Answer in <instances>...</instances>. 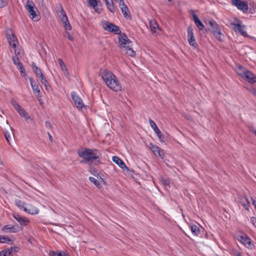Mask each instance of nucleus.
Returning a JSON list of instances; mask_svg holds the SVG:
<instances>
[{
    "label": "nucleus",
    "mask_w": 256,
    "mask_h": 256,
    "mask_svg": "<svg viewBox=\"0 0 256 256\" xmlns=\"http://www.w3.org/2000/svg\"><path fill=\"white\" fill-rule=\"evenodd\" d=\"M20 72L21 76H22L25 77L26 76V74L25 72V70H20Z\"/></svg>",
    "instance_id": "09e8293b"
},
{
    "label": "nucleus",
    "mask_w": 256,
    "mask_h": 256,
    "mask_svg": "<svg viewBox=\"0 0 256 256\" xmlns=\"http://www.w3.org/2000/svg\"><path fill=\"white\" fill-rule=\"evenodd\" d=\"M32 68L37 76L42 73L41 69L38 68L34 62L32 63Z\"/></svg>",
    "instance_id": "c85d7f7f"
},
{
    "label": "nucleus",
    "mask_w": 256,
    "mask_h": 256,
    "mask_svg": "<svg viewBox=\"0 0 256 256\" xmlns=\"http://www.w3.org/2000/svg\"><path fill=\"white\" fill-rule=\"evenodd\" d=\"M149 123L150 126L154 130L157 136H158L160 142H164V136L163 134H162L160 131L158 129V127L157 126L154 121H153L152 119L150 118Z\"/></svg>",
    "instance_id": "ddd939ff"
},
{
    "label": "nucleus",
    "mask_w": 256,
    "mask_h": 256,
    "mask_svg": "<svg viewBox=\"0 0 256 256\" xmlns=\"http://www.w3.org/2000/svg\"><path fill=\"white\" fill-rule=\"evenodd\" d=\"M76 92H71V96H76Z\"/></svg>",
    "instance_id": "13d9d810"
},
{
    "label": "nucleus",
    "mask_w": 256,
    "mask_h": 256,
    "mask_svg": "<svg viewBox=\"0 0 256 256\" xmlns=\"http://www.w3.org/2000/svg\"><path fill=\"white\" fill-rule=\"evenodd\" d=\"M112 161L116 164L122 169L123 170H128V168L127 166L126 165L124 162L118 156H113L112 157Z\"/></svg>",
    "instance_id": "6ab92c4d"
},
{
    "label": "nucleus",
    "mask_w": 256,
    "mask_h": 256,
    "mask_svg": "<svg viewBox=\"0 0 256 256\" xmlns=\"http://www.w3.org/2000/svg\"><path fill=\"white\" fill-rule=\"evenodd\" d=\"M161 182L164 186H170V180L169 179H164V178H162Z\"/></svg>",
    "instance_id": "e433bc0d"
},
{
    "label": "nucleus",
    "mask_w": 256,
    "mask_h": 256,
    "mask_svg": "<svg viewBox=\"0 0 256 256\" xmlns=\"http://www.w3.org/2000/svg\"><path fill=\"white\" fill-rule=\"evenodd\" d=\"M240 242L244 244L247 248L252 249L254 247V245L252 242L251 240L246 235L240 236Z\"/></svg>",
    "instance_id": "a211bd4d"
},
{
    "label": "nucleus",
    "mask_w": 256,
    "mask_h": 256,
    "mask_svg": "<svg viewBox=\"0 0 256 256\" xmlns=\"http://www.w3.org/2000/svg\"><path fill=\"white\" fill-rule=\"evenodd\" d=\"M100 2V0H88L89 6L92 7L95 11L98 14L101 12V8H98V2Z\"/></svg>",
    "instance_id": "5701e85b"
},
{
    "label": "nucleus",
    "mask_w": 256,
    "mask_h": 256,
    "mask_svg": "<svg viewBox=\"0 0 256 256\" xmlns=\"http://www.w3.org/2000/svg\"><path fill=\"white\" fill-rule=\"evenodd\" d=\"M13 217L20 223V225L27 226L30 222L29 220L24 217H22L18 214H14Z\"/></svg>",
    "instance_id": "aec40b11"
},
{
    "label": "nucleus",
    "mask_w": 256,
    "mask_h": 256,
    "mask_svg": "<svg viewBox=\"0 0 256 256\" xmlns=\"http://www.w3.org/2000/svg\"><path fill=\"white\" fill-rule=\"evenodd\" d=\"M114 1L118 4L119 6H121V4H124V0H114Z\"/></svg>",
    "instance_id": "3c124183"
},
{
    "label": "nucleus",
    "mask_w": 256,
    "mask_h": 256,
    "mask_svg": "<svg viewBox=\"0 0 256 256\" xmlns=\"http://www.w3.org/2000/svg\"><path fill=\"white\" fill-rule=\"evenodd\" d=\"M4 136L6 141L9 142V138H10L9 134L8 132H6L4 134Z\"/></svg>",
    "instance_id": "8fccbe9b"
},
{
    "label": "nucleus",
    "mask_w": 256,
    "mask_h": 256,
    "mask_svg": "<svg viewBox=\"0 0 256 256\" xmlns=\"http://www.w3.org/2000/svg\"><path fill=\"white\" fill-rule=\"evenodd\" d=\"M103 28L104 30L112 32L116 34H119L120 36L122 34L121 30L118 26L112 23H110L108 22H106L104 23Z\"/></svg>",
    "instance_id": "423d86ee"
},
{
    "label": "nucleus",
    "mask_w": 256,
    "mask_h": 256,
    "mask_svg": "<svg viewBox=\"0 0 256 256\" xmlns=\"http://www.w3.org/2000/svg\"><path fill=\"white\" fill-rule=\"evenodd\" d=\"M22 230V227H20L18 224L14 226L6 225L2 228V230L6 232H17Z\"/></svg>",
    "instance_id": "2eb2a0df"
},
{
    "label": "nucleus",
    "mask_w": 256,
    "mask_h": 256,
    "mask_svg": "<svg viewBox=\"0 0 256 256\" xmlns=\"http://www.w3.org/2000/svg\"><path fill=\"white\" fill-rule=\"evenodd\" d=\"M168 2H171L172 0H168Z\"/></svg>",
    "instance_id": "69168bd1"
},
{
    "label": "nucleus",
    "mask_w": 256,
    "mask_h": 256,
    "mask_svg": "<svg viewBox=\"0 0 256 256\" xmlns=\"http://www.w3.org/2000/svg\"><path fill=\"white\" fill-rule=\"evenodd\" d=\"M77 153L79 157L83 158L80 163L92 164L95 162V164H101L100 158L102 154L97 149L84 148L83 150H78Z\"/></svg>",
    "instance_id": "f257e3e1"
},
{
    "label": "nucleus",
    "mask_w": 256,
    "mask_h": 256,
    "mask_svg": "<svg viewBox=\"0 0 256 256\" xmlns=\"http://www.w3.org/2000/svg\"><path fill=\"white\" fill-rule=\"evenodd\" d=\"M38 100L40 104L42 106H43V102H42V100L41 98H38Z\"/></svg>",
    "instance_id": "864d4df0"
},
{
    "label": "nucleus",
    "mask_w": 256,
    "mask_h": 256,
    "mask_svg": "<svg viewBox=\"0 0 256 256\" xmlns=\"http://www.w3.org/2000/svg\"><path fill=\"white\" fill-rule=\"evenodd\" d=\"M238 70H240V71H238V72H236L240 76V73H242L244 70H247L244 69L242 66H238Z\"/></svg>",
    "instance_id": "c03bdc74"
},
{
    "label": "nucleus",
    "mask_w": 256,
    "mask_h": 256,
    "mask_svg": "<svg viewBox=\"0 0 256 256\" xmlns=\"http://www.w3.org/2000/svg\"><path fill=\"white\" fill-rule=\"evenodd\" d=\"M93 174H94L95 176H96L97 178H98V176H99L100 175V174L99 173H98L96 174H95L94 173H92Z\"/></svg>",
    "instance_id": "bf43d9fd"
},
{
    "label": "nucleus",
    "mask_w": 256,
    "mask_h": 256,
    "mask_svg": "<svg viewBox=\"0 0 256 256\" xmlns=\"http://www.w3.org/2000/svg\"><path fill=\"white\" fill-rule=\"evenodd\" d=\"M150 26L152 33L158 34L160 30V27L155 20L150 22Z\"/></svg>",
    "instance_id": "412c9836"
},
{
    "label": "nucleus",
    "mask_w": 256,
    "mask_h": 256,
    "mask_svg": "<svg viewBox=\"0 0 256 256\" xmlns=\"http://www.w3.org/2000/svg\"><path fill=\"white\" fill-rule=\"evenodd\" d=\"M48 138H49V140H50V141H52V136L50 134L49 132H48Z\"/></svg>",
    "instance_id": "5fc2aeb1"
},
{
    "label": "nucleus",
    "mask_w": 256,
    "mask_h": 256,
    "mask_svg": "<svg viewBox=\"0 0 256 256\" xmlns=\"http://www.w3.org/2000/svg\"><path fill=\"white\" fill-rule=\"evenodd\" d=\"M12 59L13 62L15 65H16L18 63H19L20 62L19 58L18 57L13 56Z\"/></svg>",
    "instance_id": "79ce46f5"
},
{
    "label": "nucleus",
    "mask_w": 256,
    "mask_h": 256,
    "mask_svg": "<svg viewBox=\"0 0 256 256\" xmlns=\"http://www.w3.org/2000/svg\"><path fill=\"white\" fill-rule=\"evenodd\" d=\"M249 206L248 204H244V206L246 210H248V206Z\"/></svg>",
    "instance_id": "6e6d98bb"
},
{
    "label": "nucleus",
    "mask_w": 256,
    "mask_h": 256,
    "mask_svg": "<svg viewBox=\"0 0 256 256\" xmlns=\"http://www.w3.org/2000/svg\"><path fill=\"white\" fill-rule=\"evenodd\" d=\"M100 178L102 181H104L103 179L100 176Z\"/></svg>",
    "instance_id": "e2e57ef3"
},
{
    "label": "nucleus",
    "mask_w": 256,
    "mask_h": 256,
    "mask_svg": "<svg viewBox=\"0 0 256 256\" xmlns=\"http://www.w3.org/2000/svg\"><path fill=\"white\" fill-rule=\"evenodd\" d=\"M45 124H46V126L47 128H52V124H51V122H50L46 121V122H45Z\"/></svg>",
    "instance_id": "49530a36"
},
{
    "label": "nucleus",
    "mask_w": 256,
    "mask_h": 256,
    "mask_svg": "<svg viewBox=\"0 0 256 256\" xmlns=\"http://www.w3.org/2000/svg\"><path fill=\"white\" fill-rule=\"evenodd\" d=\"M106 4V6L108 10L112 13H114L115 12V9L114 6L113 1L110 0L109 2L108 0H104Z\"/></svg>",
    "instance_id": "bb28decb"
},
{
    "label": "nucleus",
    "mask_w": 256,
    "mask_h": 256,
    "mask_svg": "<svg viewBox=\"0 0 256 256\" xmlns=\"http://www.w3.org/2000/svg\"><path fill=\"white\" fill-rule=\"evenodd\" d=\"M10 248L12 251V252L14 253V254L16 252H18L20 250V248L19 247L16 246H12Z\"/></svg>",
    "instance_id": "a19ab883"
},
{
    "label": "nucleus",
    "mask_w": 256,
    "mask_h": 256,
    "mask_svg": "<svg viewBox=\"0 0 256 256\" xmlns=\"http://www.w3.org/2000/svg\"><path fill=\"white\" fill-rule=\"evenodd\" d=\"M14 253L10 248H5L0 251V256H12Z\"/></svg>",
    "instance_id": "cd10ccee"
},
{
    "label": "nucleus",
    "mask_w": 256,
    "mask_h": 256,
    "mask_svg": "<svg viewBox=\"0 0 256 256\" xmlns=\"http://www.w3.org/2000/svg\"><path fill=\"white\" fill-rule=\"evenodd\" d=\"M58 8L59 10L57 11V13L58 14L61 21L62 23L68 22V20L66 16V14L63 8L62 4H59Z\"/></svg>",
    "instance_id": "dca6fc26"
},
{
    "label": "nucleus",
    "mask_w": 256,
    "mask_h": 256,
    "mask_svg": "<svg viewBox=\"0 0 256 256\" xmlns=\"http://www.w3.org/2000/svg\"><path fill=\"white\" fill-rule=\"evenodd\" d=\"M196 26L198 28L199 30H202L204 28V26L200 20L195 22Z\"/></svg>",
    "instance_id": "f704fd0d"
},
{
    "label": "nucleus",
    "mask_w": 256,
    "mask_h": 256,
    "mask_svg": "<svg viewBox=\"0 0 256 256\" xmlns=\"http://www.w3.org/2000/svg\"><path fill=\"white\" fill-rule=\"evenodd\" d=\"M38 77L39 78L41 83L45 86V88L48 90V88H50V86L43 73L40 74Z\"/></svg>",
    "instance_id": "b1692460"
},
{
    "label": "nucleus",
    "mask_w": 256,
    "mask_h": 256,
    "mask_svg": "<svg viewBox=\"0 0 256 256\" xmlns=\"http://www.w3.org/2000/svg\"><path fill=\"white\" fill-rule=\"evenodd\" d=\"M72 100L78 110H81L82 108H86L87 106L85 105L82 100L80 97H72Z\"/></svg>",
    "instance_id": "f3484780"
},
{
    "label": "nucleus",
    "mask_w": 256,
    "mask_h": 256,
    "mask_svg": "<svg viewBox=\"0 0 256 256\" xmlns=\"http://www.w3.org/2000/svg\"><path fill=\"white\" fill-rule=\"evenodd\" d=\"M94 172H96L95 169L94 170Z\"/></svg>",
    "instance_id": "338daca9"
},
{
    "label": "nucleus",
    "mask_w": 256,
    "mask_h": 256,
    "mask_svg": "<svg viewBox=\"0 0 256 256\" xmlns=\"http://www.w3.org/2000/svg\"><path fill=\"white\" fill-rule=\"evenodd\" d=\"M150 149L152 152L156 156H158L160 158L163 159L164 156V150L160 148L158 146L153 144L152 143L150 144Z\"/></svg>",
    "instance_id": "9b49d317"
},
{
    "label": "nucleus",
    "mask_w": 256,
    "mask_h": 256,
    "mask_svg": "<svg viewBox=\"0 0 256 256\" xmlns=\"http://www.w3.org/2000/svg\"><path fill=\"white\" fill-rule=\"evenodd\" d=\"M190 230L196 236H199L200 233V228L196 224L192 225L190 226Z\"/></svg>",
    "instance_id": "c756f323"
},
{
    "label": "nucleus",
    "mask_w": 256,
    "mask_h": 256,
    "mask_svg": "<svg viewBox=\"0 0 256 256\" xmlns=\"http://www.w3.org/2000/svg\"><path fill=\"white\" fill-rule=\"evenodd\" d=\"M120 7L124 17L127 19H130L132 16L128 6L124 4H121V6H120Z\"/></svg>",
    "instance_id": "4be33fe9"
},
{
    "label": "nucleus",
    "mask_w": 256,
    "mask_h": 256,
    "mask_svg": "<svg viewBox=\"0 0 256 256\" xmlns=\"http://www.w3.org/2000/svg\"><path fill=\"white\" fill-rule=\"evenodd\" d=\"M254 134L256 135V130L254 131Z\"/></svg>",
    "instance_id": "680f3d73"
},
{
    "label": "nucleus",
    "mask_w": 256,
    "mask_h": 256,
    "mask_svg": "<svg viewBox=\"0 0 256 256\" xmlns=\"http://www.w3.org/2000/svg\"><path fill=\"white\" fill-rule=\"evenodd\" d=\"M240 76L250 83L254 84L256 82V76L248 70H244L242 73H240Z\"/></svg>",
    "instance_id": "1a4fd4ad"
},
{
    "label": "nucleus",
    "mask_w": 256,
    "mask_h": 256,
    "mask_svg": "<svg viewBox=\"0 0 256 256\" xmlns=\"http://www.w3.org/2000/svg\"><path fill=\"white\" fill-rule=\"evenodd\" d=\"M253 204L255 208L256 209V200H253Z\"/></svg>",
    "instance_id": "4d7b16f0"
},
{
    "label": "nucleus",
    "mask_w": 256,
    "mask_h": 256,
    "mask_svg": "<svg viewBox=\"0 0 256 256\" xmlns=\"http://www.w3.org/2000/svg\"><path fill=\"white\" fill-rule=\"evenodd\" d=\"M64 36L66 37L70 40L72 41L74 40L73 36L70 34L69 32H66L64 34Z\"/></svg>",
    "instance_id": "ea45409f"
},
{
    "label": "nucleus",
    "mask_w": 256,
    "mask_h": 256,
    "mask_svg": "<svg viewBox=\"0 0 256 256\" xmlns=\"http://www.w3.org/2000/svg\"><path fill=\"white\" fill-rule=\"evenodd\" d=\"M190 13L192 14V16L193 20H194V22L200 20L198 18V16L196 14H194V10H191L190 11Z\"/></svg>",
    "instance_id": "58836bf2"
},
{
    "label": "nucleus",
    "mask_w": 256,
    "mask_h": 256,
    "mask_svg": "<svg viewBox=\"0 0 256 256\" xmlns=\"http://www.w3.org/2000/svg\"><path fill=\"white\" fill-rule=\"evenodd\" d=\"M24 211L28 212V214H38L39 212L38 209L30 205H28V207L24 208Z\"/></svg>",
    "instance_id": "393cba45"
},
{
    "label": "nucleus",
    "mask_w": 256,
    "mask_h": 256,
    "mask_svg": "<svg viewBox=\"0 0 256 256\" xmlns=\"http://www.w3.org/2000/svg\"><path fill=\"white\" fill-rule=\"evenodd\" d=\"M15 54H16V50H15Z\"/></svg>",
    "instance_id": "0e129e2a"
},
{
    "label": "nucleus",
    "mask_w": 256,
    "mask_h": 256,
    "mask_svg": "<svg viewBox=\"0 0 256 256\" xmlns=\"http://www.w3.org/2000/svg\"><path fill=\"white\" fill-rule=\"evenodd\" d=\"M17 66V68L20 70H24V68L21 62H20L19 63H18L16 65Z\"/></svg>",
    "instance_id": "37998d69"
},
{
    "label": "nucleus",
    "mask_w": 256,
    "mask_h": 256,
    "mask_svg": "<svg viewBox=\"0 0 256 256\" xmlns=\"http://www.w3.org/2000/svg\"><path fill=\"white\" fill-rule=\"evenodd\" d=\"M90 180L92 182L97 188H100L101 186L98 180H96L94 177H90L89 178Z\"/></svg>",
    "instance_id": "72a5a7b5"
},
{
    "label": "nucleus",
    "mask_w": 256,
    "mask_h": 256,
    "mask_svg": "<svg viewBox=\"0 0 256 256\" xmlns=\"http://www.w3.org/2000/svg\"><path fill=\"white\" fill-rule=\"evenodd\" d=\"M232 4L236 6L238 10L243 12L247 11L248 9V6L244 2L241 0H232Z\"/></svg>",
    "instance_id": "f8f14e48"
},
{
    "label": "nucleus",
    "mask_w": 256,
    "mask_h": 256,
    "mask_svg": "<svg viewBox=\"0 0 256 256\" xmlns=\"http://www.w3.org/2000/svg\"><path fill=\"white\" fill-rule=\"evenodd\" d=\"M6 37L9 44L14 48H16L18 44V41L16 37L14 35L10 29L7 30Z\"/></svg>",
    "instance_id": "6e6552de"
},
{
    "label": "nucleus",
    "mask_w": 256,
    "mask_h": 256,
    "mask_svg": "<svg viewBox=\"0 0 256 256\" xmlns=\"http://www.w3.org/2000/svg\"><path fill=\"white\" fill-rule=\"evenodd\" d=\"M236 256H242L240 252H238L236 254Z\"/></svg>",
    "instance_id": "052dcab7"
},
{
    "label": "nucleus",
    "mask_w": 256,
    "mask_h": 256,
    "mask_svg": "<svg viewBox=\"0 0 256 256\" xmlns=\"http://www.w3.org/2000/svg\"><path fill=\"white\" fill-rule=\"evenodd\" d=\"M208 24L210 26V31L214 36L220 42H224V36L222 32L220 26L217 22L215 20H211L208 21Z\"/></svg>",
    "instance_id": "20e7f679"
},
{
    "label": "nucleus",
    "mask_w": 256,
    "mask_h": 256,
    "mask_svg": "<svg viewBox=\"0 0 256 256\" xmlns=\"http://www.w3.org/2000/svg\"><path fill=\"white\" fill-rule=\"evenodd\" d=\"M50 256H70V255L64 252H50Z\"/></svg>",
    "instance_id": "473e14b6"
},
{
    "label": "nucleus",
    "mask_w": 256,
    "mask_h": 256,
    "mask_svg": "<svg viewBox=\"0 0 256 256\" xmlns=\"http://www.w3.org/2000/svg\"><path fill=\"white\" fill-rule=\"evenodd\" d=\"M11 104L22 117L24 118L26 120H28L30 118L28 112L16 100H12Z\"/></svg>",
    "instance_id": "0eeeda50"
},
{
    "label": "nucleus",
    "mask_w": 256,
    "mask_h": 256,
    "mask_svg": "<svg viewBox=\"0 0 256 256\" xmlns=\"http://www.w3.org/2000/svg\"><path fill=\"white\" fill-rule=\"evenodd\" d=\"M63 24L66 30H72V26L69 22V21L66 22H63Z\"/></svg>",
    "instance_id": "4c0bfd02"
},
{
    "label": "nucleus",
    "mask_w": 256,
    "mask_h": 256,
    "mask_svg": "<svg viewBox=\"0 0 256 256\" xmlns=\"http://www.w3.org/2000/svg\"><path fill=\"white\" fill-rule=\"evenodd\" d=\"M188 39L190 45L193 46L194 48L198 47V45L196 41L193 28L192 26H189L188 28Z\"/></svg>",
    "instance_id": "9d476101"
},
{
    "label": "nucleus",
    "mask_w": 256,
    "mask_h": 256,
    "mask_svg": "<svg viewBox=\"0 0 256 256\" xmlns=\"http://www.w3.org/2000/svg\"><path fill=\"white\" fill-rule=\"evenodd\" d=\"M29 80L32 88V90L35 92H39L40 90L37 83L34 80L33 78L30 77L29 78Z\"/></svg>",
    "instance_id": "a878e982"
},
{
    "label": "nucleus",
    "mask_w": 256,
    "mask_h": 256,
    "mask_svg": "<svg viewBox=\"0 0 256 256\" xmlns=\"http://www.w3.org/2000/svg\"><path fill=\"white\" fill-rule=\"evenodd\" d=\"M26 8L33 20L36 22L39 20L40 16L36 14L37 8L35 6L34 2L32 0H27Z\"/></svg>",
    "instance_id": "39448f33"
},
{
    "label": "nucleus",
    "mask_w": 256,
    "mask_h": 256,
    "mask_svg": "<svg viewBox=\"0 0 256 256\" xmlns=\"http://www.w3.org/2000/svg\"><path fill=\"white\" fill-rule=\"evenodd\" d=\"M251 92H252V94L256 96V88H252Z\"/></svg>",
    "instance_id": "603ef678"
},
{
    "label": "nucleus",
    "mask_w": 256,
    "mask_h": 256,
    "mask_svg": "<svg viewBox=\"0 0 256 256\" xmlns=\"http://www.w3.org/2000/svg\"><path fill=\"white\" fill-rule=\"evenodd\" d=\"M132 42L128 38L126 34L123 33L118 36V46L120 49L125 52L132 57L136 56V52L132 48Z\"/></svg>",
    "instance_id": "7ed1b4c3"
},
{
    "label": "nucleus",
    "mask_w": 256,
    "mask_h": 256,
    "mask_svg": "<svg viewBox=\"0 0 256 256\" xmlns=\"http://www.w3.org/2000/svg\"><path fill=\"white\" fill-rule=\"evenodd\" d=\"M101 76L106 84L110 89L115 92L121 90L122 86L112 72L104 70L101 72Z\"/></svg>",
    "instance_id": "f03ea898"
},
{
    "label": "nucleus",
    "mask_w": 256,
    "mask_h": 256,
    "mask_svg": "<svg viewBox=\"0 0 256 256\" xmlns=\"http://www.w3.org/2000/svg\"><path fill=\"white\" fill-rule=\"evenodd\" d=\"M6 4V2L4 0H0V8L4 7Z\"/></svg>",
    "instance_id": "de8ad7c7"
},
{
    "label": "nucleus",
    "mask_w": 256,
    "mask_h": 256,
    "mask_svg": "<svg viewBox=\"0 0 256 256\" xmlns=\"http://www.w3.org/2000/svg\"><path fill=\"white\" fill-rule=\"evenodd\" d=\"M58 61L62 70L64 72L65 74L68 75V70L66 68V65L63 62L62 60L60 58H58Z\"/></svg>",
    "instance_id": "7c9ffc66"
},
{
    "label": "nucleus",
    "mask_w": 256,
    "mask_h": 256,
    "mask_svg": "<svg viewBox=\"0 0 256 256\" xmlns=\"http://www.w3.org/2000/svg\"><path fill=\"white\" fill-rule=\"evenodd\" d=\"M250 222L255 227H256V218L255 217L253 216L250 218Z\"/></svg>",
    "instance_id": "a18cd8bd"
},
{
    "label": "nucleus",
    "mask_w": 256,
    "mask_h": 256,
    "mask_svg": "<svg viewBox=\"0 0 256 256\" xmlns=\"http://www.w3.org/2000/svg\"><path fill=\"white\" fill-rule=\"evenodd\" d=\"M15 204L18 208H19L21 210L22 209L24 210V208H26L25 206L26 204L20 200H18V199L16 200Z\"/></svg>",
    "instance_id": "2f4dec72"
},
{
    "label": "nucleus",
    "mask_w": 256,
    "mask_h": 256,
    "mask_svg": "<svg viewBox=\"0 0 256 256\" xmlns=\"http://www.w3.org/2000/svg\"><path fill=\"white\" fill-rule=\"evenodd\" d=\"M0 240H4L5 241H6L8 242H10L12 241V240L8 237L5 236H4L0 235ZM0 243H4L5 242L0 240Z\"/></svg>",
    "instance_id": "c9c22d12"
},
{
    "label": "nucleus",
    "mask_w": 256,
    "mask_h": 256,
    "mask_svg": "<svg viewBox=\"0 0 256 256\" xmlns=\"http://www.w3.org/2000/svg\"><path fill=\"white\" fill-rule=\"evenodd\" d=\"M232 25L234 32H240L244 37L248 36L246 32L244 30L245 26L241 25L240 21L237 24H232Z\"/></svg>",
    "instance_id": "4468645a"
}]
</instances>
